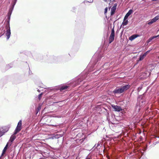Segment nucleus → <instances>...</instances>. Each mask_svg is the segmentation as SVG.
I'll use <instances>...</instances> for the list:
<instances>
[{
	"mask_svg": "<svg viewBox=\"0 0 159 159\" xmlns=\"http://www.w3.org/2000/svg\"><path fill=\"white\" fill-rule=\"evenodd\" d=\"M130 87V85L129 84L122 85L120 87L117 88L115 89L113 91V93L114 94L122 93L129 89Z\"/></svg>",
	"mask_w": 159,
	"mask_h": 159,
	"instance_id": "nucleus-1",
	"label": "nucleus"
},
{
	"mask_svg": "<svg viewBox=\"0 0 159 159\" xmlns=\"http://www.w3.org/2000/svg\"><path fill=\"white\" fill-rule=\"evenodd\" d=\"M11 17V16L7 15V18L6 20L7 21V23L6 25V30L5 34L6 36H7V39L8 40L10 37L11 34L10 28V20Z\"/></svg>",
	"mask_w": 159,
	"mask_h": 159,
	"instance_id": "nucleus-2",
	"label": "nucleus"
},
{
	"mask_svg": "<svg viewBox=\"0 0 159 159\" xmlns=\"http://www.w3.org/2000/svg\"><path fill=\"white\" fill-rule=\"evenodd\" d=\"M87 77V76L86 74H84L83 73L82 74L77 78V80L75 83L76 85L79 84L81 82L85 80Z\"/></svg>",
	"mask_w": 159,
	"mask_h": 159,
	"instance_id": "nucleus-3",
	"label": "nucleus"
},
{
	"mask_svg": "<svg viewBox=\"0 0 159 159\" xmlns=\"http://www.w3.org/2000/svg\"><path fill=\"white\" fill-rule=\"evenodd\" d=\"M142 70L145 71V72L144 73H143V72H141V74H142L140 75V77L141 76L140 79H145L150 75V72L148 71H146V69L145 68H143V70Z\"/></svg>",
	"mask_w": 159,
	"mask_h": 159,
	"instance_id": "nucleus-4",
	"label": "nucleus"
},
{
	"mask_svg": "<svg viewBox=\"0 0 159 159\" xmlns=\"http://www.w3.org/2000/svg\"><path fill=\"white\" fill-rule=\"evenodd\" d=\"M22 120H20L18 122L17 126H16L13 134L14 135L16 134L21 129Z\"/></svg>",
	"mask_w": 159,
	"mask_h": 159,
	"instance_id": "nucleus-5",
	"label": "nucleus"
},
{
	"mask_svg": "<svg viewBox=\"0 0 159 159\" xmlns=\"http://www.w3.org/2000/svg\"><path fill=\"white\" fill-rule=\"evenodd\" d=\"M115 37V30H114V26H113V28L111 30V34L109 37V43H111L112 42L114 39Z\"/></svg>",
	"mask_w": 159,
	"mask_h": 159,
	"instance_id": "nucleus-6",
	"label": "nucleus"
},
{
	"mask_svg": "<svg viewBox=\"0 0 159 159\" xmlns=\"http://www.w3.org/2000/svg\"><path fill=\"white\" fill-rule=\"evenodd\" d=\"M8 129L5 127H0V137L7 131Z\"/></svg>",
	"mask_w": 159,
	"mask_h": 159,
	"instance_id": "nucleus-7",
	"label": "nucleus"
},
{
	"mask_svg": "<svg viewBox=\"0 0 159 159\" xmlns=\"http://www.w3.org/2000/svg\"><path fill=\"white\" fill-rule=\"evenodd\" d=\"M112 107L115 111L119 112L122 110L121 107L120 106L112 105Z\"/></svg>",
	"mask_w": 159,
	"mask_h": 159,
	"instance_id": "nucleus-8",
	"label": "nucleus"
},
{
	"mask_svg": "<svg viewBox=\"0 0 159 159\" xmlns=\"http://www.w3.org/2000/svg\"><path fill=\"white\" fill-rule=\"evenodd\" d=\"M117 4L115 3L113 7L111 8V15H113L116 9V7H117Z\"/></svg>",
	"mask_w": 159,
	"mask_h": 159,
	"instance_id": "nucleus-9",
	"label": "nucleus"
},
{
	"mask_svg": "<svg viewBox=\"0 0 159 159\" xmlns=\"http://www.w3.org/2000/svg\"><path fill=\"white\" fill-rule=\"evenodd\" d=\"M133 11L132 9H130L126 14L124 17V20L127 19L128 17L133 13Z\"/></svg>",
	"mask_w": 159,
	"mask_h": 159,
	"instance_id": "nucleus-10",
	"label": "nucleus"
},
{
	"mask_svg": "<svg viewBox=\"0 0 159 159\" xmlns=\"http://www.w3.org/2000/svg\"><path fill=\"white\" fill-rule=\"evenodd\" d=\"M9 145V142H8L7 143L6 145V146H5V147H4V149L2 151V155L1 156V157L2 156H3L5 154L7 150V149L8 148V146Z\"/></svg>",
	"mask_w": 159,
	"mask_h": 159,
	"instance_id": "nucleus-11",
	"label": "nucleus"
},
{
	"mask_svg": "<svg viewBox=\"0 0 159 159\" xmlns=\"http://www.w3.org/2000/svg\"><path fill=\"white\" fill-rule=\"evenodd\" d=\"M149 51H148L146 52H144L143 54L141 55L140 56V61H141L143 60L146 56L147 54L149 53Z\"/></svg>",
	"mask_w": 159,
	"mask_h": 159,
	"instance_id": "nucleus-12",
	"label": "nucleus"
},
{
	"mask_svg": "<svg viewBox=\"0 0 159 159\" xmlns=\"http://www.w3.org/2000/svg\"><path fill=\"white\" fill-rule=\"evenodd\" d=\"M139 36V35L138 34H134L129 37V40L131 41H132L134 40L137 37H138Z\"/></svg>",
	"mask_w": 159,
	"mask_h": 159,
	"instance_id": "nucleus-13",
	"label": "nucleus"
},
{
	"mask_svg": "<svg viewBox=\"0 0 159 159\" xmlns=\"http://www.w3.org/2000/svg\"><path fill=\"white\" fill-rule=\"evenodd\" d=\"M16 136L15 135H12L11 137H10V140H9V141L8 142H10L11 143L9 144L10 146L11 145L12 143L13 142V141H14V140L16 139Z\"/></svg>",
	"mask_w": 159,
	"mask_h": 159,
	"instance_id": "nucleus-14",
	"label": "nucleus"
},
{
	"mask_svg": "<svg viewBox=\"0 0 159 159\" xmlns=\"http://www.w3.org/2000/svg\"><path fill=\"white\" fill-rule=\"evenodd\" d=\"M68 86L67 85H62L59 87L60 90L61 91H63L64 90L68 88Z\"/></svg>",
	"mask_w": 159,
	"mask_h": 159,
	"instance_id": "nucleus-15",
	"label": "nucleus"
},
{
	"mask_svg": "<svg viewBox=\"0 0 159 159\" xmlns=\"http://www.w3.org/2000/svg\"><path fill=\"white\" fill-rule=\"evenodd\" d=\"M128 21L127 19L124 20V18L123 21L122 22V24L120 26V28H121L122 25L125 26L128 23Z\"/></svg>",
	"mask_w": 159,
	"mask_h": 159,
	"instance_id": "nucleus-16",
	"label": "nucleus"
},
{
	"mask_svg": "<svg viewBox=\"0 0 159 159\" xmlns=\"http://www.w3.org/2000/svg\"><path fill=\"white\" fill-rule=\"evenodd\" d=\"M17 0H14L13 2L11 3V6L10 8H12V9H13L15 5Z\"/></svg>",
	"mask_w": 159,
	"mask_h": 159,
	"instance_id": "nucleus-17",
	"label": "nucleus"
},
{
	"mask_svg": "<svg viewBox=\"0 0 159 159\" xmlns=\"http://www.w3.org/2000/svg\"><path fill=\"white\" fill-rule=\"evenodd\" d=\"M157 37L159 38V35L150 38L148 40V42H150L152 39Z\"/></svg>",
	"mask_w": 159,
	"mask_h": 159,
	"instance_id": "nucleus-18",
	"label": "nucleus"
},
{
	"mask_svg": "<svg viewBox=\"0 0 159 159\" xmlns=\"http://www.w3.org/2000/svg\"><path fill=\"white\" fill-rule=\"evenodd\" d=\"M41 106L39 105V106L35 109L36 114L37 115L38 112L41 109Z\"/></svg>",
	"mask_w": 159,
	"mask_h": 159,
	"instance_id": "nucleus-19",
	"label": "nucleus"
},
{
	"mask_svg": "<svg viewBox=\"0 0 159 159\" xmlns=\"http://www.w3.org/2000/svg\"><path fill=\"white\" fill-rule=\"evenodd\" d=\"M156 21V20L154 19V18H153L148 22V24L149 25H150L153 23L155 22Z\"/></svg>",
	"mask_w": 159,
	"mask_h": 159,
	"instance_id": "nucleus-20",
	"label": "nucleus"
},
{
	"mask_svg": "<svg viewBox=\"0 0 159 159\" xmlns=\"http://www.w3.org/2000/svg\"><path fill=\"white\" fill-rule=\"evenodd\" d=\"M62 135L61 134H57L56 135H55L54 137L55 139H58L60 137H62Z\"/></svg>",
	"mask_w": 159,
	"mask_h": 159,
	"instance_id": "nucleus-21",
	"label": "nucleus"
},
{
	"mask_svg": "<svg viewBox=\"0 0 159 159\" xmlns=\"http://www.w3.org/2000/svg\"><path fill=\"white\" fill-rule=\"evenodd\" d=\"M93 2V0H89V1H84V3H88V2H91V3H92V2Z\"/></svg>",
	"mask_w": 159,
	"mask_h": 159,
	"instance_id": "nucleus-22",
	"label": "nucleus"
},
{
	"mask_svg": "<svg viewBox=\"0 0 159 159\" xmlns=\"http://www.w3.org/2000/svg\"><path fill=\"white\" fill-rule=\"evenodd\" d=\"M43 94V93H40V94H39L38 95V99L40 100L42 97V96Z\"/></svg>",
	"mask_w": 159,
	"mask_h": 159,
	"instance_id": "nucleus-23",
	"label": "nucleus"
},
{
	"mask_svg": "<svg viewBox=\"0 0 159 159\" xmlns=\"http://www.w3.org/2000/svg\"><path fill=\"white\" fill-rule=\"evenodd\" d=\"M154 19L157 21L159 19V15H157L154 18Z\"/></svg>",
	"mask_w": 159,
	"mask_h": 159,
	"instance_id": "nucleus-24",
	"label": "nucleus"
},
{
	"mask_svg": "<svg viewBox=\"0 0 159 159\" xmlns=\"http://www.w3.org/2000/svg\"><path fill=\"white\" fill-rule=\"evenodd\" d=\"M154 19L157 21L159 19V15H157L154 18Z\"/></svg>",
	"mask_w": 159,
	"mask_h": 159,
	"instance_id": "nucleus-25",
	"label": "nucleus"
},
{
	"mask_svg": "<svg viewBox=\"0 0 159 159\" xmlns=\"http://www.w3.org/2000/svg\"><path fill=\"white\" fill-rule=\"evenodd\" d=\"M12 11H9V12L7 14V15H9L10 16H11V13H12Z\"/></svg>",
	"mask_w": 159,
	"mask_h": 159,
	"instance_id": "nucleus-26",
	"label": "nucleus"
},
{
	"mask_svg": "<svg viewBox=\"0 0 159 159\" xmlns=\"http://www.w3.org/2000/svg\"><path fill=\"white\" fill-rule=\"evenodd\" d=\"M107 7H106V8L105 9V11H104V13H106L107 12Z\"/></svg>",
	"mask_w": 159,
	"mask_h": 159,
	"instance_id": "nucleus-27",
	"label": "nucleus"
},
{
	"mask_svg": "<svg viewBox=\"0 0 159 159\" xmlns=\"http://www.w3.org/2000/svg\"><path fill=\"white\" fill-rule=\"evenodd\" d=\"M99 69H98V70H97V71H96L95 72H94V73L95 74H97V72H98V71H99Z\"/></svg>",
	"mask_w": 159,
	"mask_h": 159,
	"instance_id": "nucleus-28",
	"label": "nucleus"
},
{
	"mask_svg": "<svg viewBox=\"0 0 159 159\" xmlns=\"http://www.w3.org/2000/svg\"><path fill=\"white\" fill-rule=\"evenodd\" d=\"M13 10V9H12V8H10L9 11H12Z\"/></svg>",
	"mask_w": 159,
	"mask_h": 159,
	"instance_id": "nucleus-29",
	"label": "nucleus"
},
{
	"mask_svg": "<svg viewBox=\"0 0 159 159\" xmlns=\"http://www.w3.org/2000/svg\"><path fill=\"white\" fill-rule=\"evenodd\" d=\"M73 11H74L75 10V7H73Z\"/></svg>",
	"mask_w": 159,
	"mask_h": 159,
	"instance_id": "nucleus-30",
	"label": "nucleus"
},
{
	"mask_svg": "<svg viewBox=\"0 0 159 159\" xmlns=\"http://www.w3.org/2000/svg\"><path fill=\"white\" fill-rule=\"evenodd\" d=\"M37 91H38L39 92H40V91L39 89H38V90H37Z\"/></svg>",
	"mask_w": 159,
	"mask_h": 159,
	"instance_id": "nucleus-31",
	"label": "nucleus"
},
{
	"mask_svg": "<svg viewBox=\"0 0 159 159\" xmlns=\"http://www.w3.org/2000/svg\"><path fill=\"white\" fill-rule=\"evenodd\" d=\"M105 2H107V0H103Z\"/></svg>",
	"mask_w": 159,
	"mask_h": 159,
	"instance_id": "nucleus-32",
	"label": "nucleus"
},
{
	"mask_svg": "<svg viewBox=\"0 0 159 159\" xmlns=\"http://www.w3.org/2000/svg\"><path fill=\"white\" fill-rule=\"evenodd\" d=\"M138 90L139 92V87L138 88Z\"/></svg>",
	"mask_w": 159,
	"mask_h": 159,
	"instance_id": "nucleus-33",
	"label": "nucleus"
},
{
	"mask_svg": "<svg viewBox=\"0 0 159 159\" xmlns=\"http://www.w3.org/2000/svg\"><path fill=\"white\" fill-rule=\"evenodd\" d=\"M103 66H103V65H102L101 66V67H102V68H103L104 67H103Z\"/></svg>",
	"mask_w": 159,
	"mask_h": 159,
	"instance_id": "nucleus-34",
	"label": "nucleus"
},
{
	"mask_svg": "<svg viewBox=\"0 0 159 159\" xmlns=\"http://www.w3.org/2000/svg\"><path fill=\"white\" fill-rule=\"evenodd\" d=\"M86 159H91L90 158H89L88 157V158H86Z\"/></svg>",
	"mask_w": 159,
	"mask_h": 159,
	"instance_id": "nucleus-35",
	"label": "nucleus"
},
{
	"mask_svg": "<svg viewBox=\"0 0 159 159\" xmlns=\"http://www.w3.org/2000/svg\"><path fill=\"white\" fill-rule=\"evenodd\" d=\"M136 106H137V107L138 106V103L137 104Z\"/></svg>",
	"mask_w": 159,
	"mask_h": 159,
	"instance_id": "nucleus-36",
	"label": "nucleus"
},
{
	"mask_svg": "<svg viewBox=\"0 0 159 159\" xmlns=\"http://www.w3.org/2000/svg\"><path fill=\"white\" fill-rule=\"evenodd\" d=\"M101 69V68H100H100H98H98H97V69H99V70H100V69Z\"/></svg>",
	"mask_w": 159,
	"mask_h": 159,
	"instance_id": "nucleus-37",
	"label": "nucleus"
},
{
	"mask_svg": "<svg viewBox=\"0 0 159 159\" xmlns=\"http://www.w3.org/2000/svg\"><path fill=\"white\" fill-rule=\"evenodd\" d=\"M153 1H157V0H152Z\"/></svg>",
	"mask_w": 159,
	"mask_h": 159,
	"instance_id": "nucleus-38",
	"label": "nucleus"
},
{
	"mask_svg": "<svg viewBox=\"0 0 159 159\" xmlns=\"http://www.w3.org/2000/svg\"><path fill=\"white\" fill-rule=\"evenodd\" d=\"M139 98V96L138 97V99Z\"/></svg>",
	"mask_w": 159,
	"mask_h": 159,
	"instance_id": "nucleus-39",
	"label": "nucleus"
},
{
	"mask_svg": "<svg viewBox=\"0 0 159 159\" xmlns=\"http://www.w3.org/2000/svg\"><path fill=\"white\" fill-rule=\"evenodd\" d=\"M139 139H140V138H139Z\"/></svg>",
	"mask_w": 159,
	"mask_h": 159,
	"instance_id": "nucleus-40",
	"label": "nucleus"
},
{
	"mask_svg": "<svg viewBox=\"0 0 159 159\" xmlns=\"http://www.w3.org/2000/svg\"><path fill=\"white\" fill-rule=\"evenodd\" d=\"M155 143H153V144L154 145H155Z\"/></svg>",
	"mask_w": 159,
	"mask_h": 159,
	"instance_id": "nucleus-41",
	"label": "nucleus"
},
{
	"mask_svg": "<svg viewBox=\"0 0 159 159\" xmlns=\"http://www.w3.org/2000/svg\"><path fill=\"white\" fill-rule=\"evenodd\" d=\"M98 145H99V144H98V145H97V147H98Z\"/></svg>",
	"mask_w": 159,
	"mask_h": 159,
	"instance_id": "nucleus-42",
	"label": "nucleus"
},
{
	"mask_svg": "<svg viewBox=\"0 0 159 159\" xmlns=\"http://www.w3.org/2000/svg\"><path fill=\"white\" fill-rule=\"evenodd\" d=\"M1 35H0V37H1Z\"/></svg>",
	"mask_w": 159,
	"mask_h": 159,
	"instance_id": "nucleus-43",
	"label": "nucleus"
},
{
	"mask_svg": "<svg viewBox=\"0 0 159 159\" xmlns=\"http://www.w3.org/2000/svg\"><path fill=\"white\" fill-rule=\"evenodd\" d=\"M111 0H110V1H111Z\"/></svg>",
	"mask_w": 159,
	"mask_h": 159,
	"instance_id": "nucleus-44",
	"label": "nucleus"
},
{
	"mask_svg": "<svg viewBox=\"0 0 159 159\" xmlns=\"http://www.w3.org/2000/svg\"><path fill=\"white\" fill-rule=\"evenodd\" d=\"M137 159H138V158H137Z\"/></svg>",
	"mask_w": 159,
	"mask_h": 159,
	"instance_id": "nucleus-45",
	"label": "nucleus"
}]
</instances>
